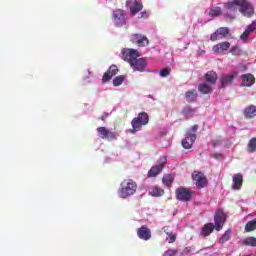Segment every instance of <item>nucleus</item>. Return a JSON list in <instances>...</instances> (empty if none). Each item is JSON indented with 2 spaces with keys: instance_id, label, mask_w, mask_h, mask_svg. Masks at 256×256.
Returning a JSON list of instances; mask_svg holds the SVG:
<instances>
[{
  "instance_id": "nucleus-4",
  "label": "nucleus",
  "mask_w": 256,
  "mask_h": 256,
  "mask_svg": "<svg viewBox=\"0 0 256 256\" xmlns=\"http://www.w3.org/2000/svg\"><path fill=\"white\" fill-rule=\"evenodd\" d=\"M240 13L244 17H253L255 15V8L247 0H237Z\"/></svg>"
},
{
  "instance_id": "nucleus-27",
  "label": "nucleus",
  "mask_w": 256,
  "mask_h": 256,
  "mask_svg": "<svg viewBox=\"0 0 256 256\" xmlns=\"http://www.w3.org/2000/svg\"><path fill=\"white\" fill-rule=\"evenodd\" d=\"M149 194L152 197H162V195H165V190H163L157 186H154V187L150 188Z\"/></svg>"
},
{
  "instance_id": "nucleus-15",
  "label": "nucleus",
  "mask_w": 256,
  "mask_h": 256,
  "mask_svg": "<svg viewBox=\"0 0 256 256\" xmlns=\"http://www.w3.org/2000/svg\"><path fill=\"white\" fill-rule=\"evenodd\" d=\"M126 7L130 9V13L132 16H135L140 11H143V3L137 0H128L126 2Z\"/></svg>"
},
{
  "instance_id": "nucleus-21",
  "label": "nucleus",
  "mask_w": 256,
  "mask_h": 256,
  "mask_svg": "<svg viewBox=\"0 0 256 256\" xmlns=\"http://www.w3.org/2000/svg\"><path fill=\"white\" fill-rule=\"evenodd\" d=\"M242 87H253L255 85V76L251 73L241 76Z\"/></svg>"
},
{
  "instance_id": "nucleus-42",
  "label": "nucleus",
  "mask_w": 256,
  "mask_h": 256,
  "mask_svg": "<svg viewBox=\"0 0 256 256\" xmlns=\"http://www.w3.org/2000/svg\"><path fill=\"white\" fill-rule=\"evenodd\" d=\"M255 29H256V25H255V23H253V24H250V25L247 26L246 31L249 34H251V33H253V31H255Z\"/></svg>"
},
{
  "instance_id": "nucleus-36",
  "label": "nucleus",
  "mask_w": 256,
  "mask_h": 256,
  "mask_svg": "<svg viewBox=\"0 0 256 256\" xmlns=\"http://www.w3.org/2000/svg\"><path fill=\"white\" fill-rule=\"evenodd\" d=\"M123 81H125V76L120 75L113 79L114 87H119V85H123Z\"/></svg>"
},
{
  "instance_id": "nucleus-34",
  "label": "nucleus",
  "mask_w": 256,
  "mask_h": 256,
  "mask_svg": "<svg viewBox=\"0 0 256 256\" xmlns=\"http://www.w3.org/2000/svg\"><path fill=\"white\" fill-rule=\"evenodd\" d=\"M230 53L236 57H239L243 55V50H241V48L238 45H236L231 47Z\"/></svg>"
},
{
  "instance_id": "nucleus-5",
  "label": "nucleus",
  "mask_w": 256,
  "mask_h": 256,
  "mask_svg": "<svg viewBox=\"0 0 256 256\" xmlns=\"http://www.w3.org/2000/svg\"><path fill=\"white\" fill-rule=\"evenodd\" d=\"M166 165L167 156H161L158 160V165L152 166L151 169L148 171V177H157V175H159V173L163 171Z\"/></svg>"
},
{
  "instance_id": "nucleus-29",
  "label": "nucleus",
  "mask_w": 256,
  "mask_h": 256,
  "mask_svg": "<svg viewBox=\"0 0 256 256\" xmlns=\"http://www.w3.org/2000/svg\"><path fill=\"white\" fill-rule=\"evenodd\" d=\"M248 153H255L256 151V137L250 139L247 146Z\"/></svg>"
},
{
  "instance_id": "nucleus-47",
  "label": "nucleus",
  "mask_w": 256,
  "mask_h": 256,
  "mask_svg": "<svg viewBox=\"0 0 256 256\" xmlns=\"http://www.w3.org/2000/svg\"><path fill=\"white\" fill-rule=\"evenodd\" d=\"M248 256H253V255H248ZM254 256H256V251H255V254H254Z\"/></svg>"
},
{
  "instance_id": "nucleus-3",
  "label": "nucleus",
  "mask_w": 256,
  "mask_h": 256,
  "mask_svg": "<svg viewBox=\"0 0 256 256\" xmlns=\"http://www.w3.org/2000/svg\"><path fill=\"white\" fill-rule=\"evenodd\" d=\"M112 21L115 27L121 28L127 25V13L123 9H116L112 13Z\"/></svg>"
},
{
  "instance_id": "nucleus-11",
  "label": "nucleus",
  "mask_w": 256,
  "mask_h": 256,
  "mask_svg": "<svg viewBox=\"0 0 256 256\" xmlns=\"http://www.w3.org/2000/svg\"><path fill=\"white\" fill-rule=\"evenodd\" d=\"M130 41L138 47H147L149 45V38L143 34H132Z\"/></svg>"
},
{
  "instance_id": "nucleus-31",
  "label": "nucleus",
  "mask_w": 256,
  "mask_h": 256,
  "mask_svg": "<svg viewBox=\"0 0 256 256\" xmlns=\"http://www.w3.org/2000/svg\"><path fill=\"white\" fill-rule=\"evenodd\" d=\"M255 229H256V219H253V220L249 221L245 225L246 233H251V231H255Z\"/></svg>"
},
{
  "instance_id": "nucleus-46",
  "label": "nucleus",
  "mask_w": 256,
  "mask_h": 256,
  "mask_svg": "<svg viewBox=\"0 0 256 256\" xmlns=\"http://www.w3.org/2000/svg\"><path fill=\"white\" fill-rule=\"evenodd\" d=\"M107 117H109V113L104 112L103 115L100 117L101 121H105V119H107Z\"/></svg>"
},
{
  "instance_id": "nucleus-8",
  "label": "nucleus",
  "mask_w": 256,
  "mask_h": 256,
  "mask_svg": "<svg viewBox=\"0 0 256 256\" xmlns=\"http://www.w3.org/2000/svg\"><path fill=\"white\" fill-rule=\"evenodd\" d=\"M139 57H141L139 50L127 48L122 51V59L127 61L129 65H131V61H135L136 59H139Z\"/></svg>"
},
{
  "instance_id": "nucleus-9",
  "label": "nucleus",
  "mask_w": 256,
  "mask_h": 256,
  "mask_svg": "<svg viewBox=\"0 0 256 256\" xmlns=\"http://www.w3.org/2000/svg\"><path fill=\"white\" fill-rule=\"evenodd\" d=\"M226 220L227 216L225 215V212H223V210L216 211L214 215L215 231H221V229H223V225H225Z\"/></svg>"
},
{
  "instance_id": "nucleus-12",
  "label": "nucleus",
  "mask_w": 256,
  "mask_h": 256,
  "mask_svg": "<svg viewBox=\"0 0 256 256\" xmlns=\"http://www.w3.org/2000/svg\"><path fill=\"white\" fill-rule=\"evenodd\" d=\"M97 133L99 134L100 139H107L108 141L117 140V134L107 129V127H98Z\"/></svg>"
},
{
  "instance_id": "nucleus-14",
  "label": "nucleus",
  "mask_w": 256,
  "mask_h": 256,
  "mask_svg": "<svg viewBox=\"0 0 256 256\" xmlns=\"http://www.w3.org/2000/svg\"><path fill=\"white\" fill-rule=\"evenodd\" d=\"M229 35V28L227 27H220L214 33L210 35V41H219V39H226Z\"/></svg>"
},
{
  "instance_id": "nucleus-2",
  "label": "nucleus",
  "mask_w": 256,
  "mask_h": 256,
  "mask_svg": "<svg viewBox=\"0 0 256 256\" xmlns=\"http://www.w3.org/2000/svg\"><path fill=\"white\" fill-rule=\"evenodd\" d=\"M149 124V114L146 112H140L137 117L131 121L132 133H137L141 131V128Z\"/></svg>"
},
{
  "instance_id": "nucleus-10",
  "label": "nucleus",
  "mask_w": 256,
  "mask_h": 256,
  "mask_svg": "<svg viewBox=\"0 0 256 256\" xmlns=\"http://www.w3.org/2000/svg\"><path fill=\"white\" fill-rule=\"evenodd\" d=\"M192 179L193 181H196L197 189H203L204 187H207V176H205L203 172L194 171L192 173Z\"/></svg>"
},
{
  "instance_id": "nucleus-20",
  "label": "nucleus",
  "mask_w": 256,
  "mask_h": 256,
  "mask_svg": "<svg viewBox=\"0 0 256 256\" xmlns=\"http://www.w3.org/2000/svg\"><path fill=\"white\" fill-rule=\"evenodd\" d=\"M232 189L234 191H239V189H241V187H243V174L241 173H237L234 174L232 177Z\"/></svg>"
},
{
  "instance_id": "nucleus-18",
  "label": "nucleus",
  "mask_w": 256,
  "mask_h": 256,
  "mask_svg": "<svg viewBox=\"0 0 256 256\" xmlns=\"http://www.w3.org/2000/svg\"><path fill=\"white\" fill-rule=\"evenodd\" d=\"M137 236L142 241H149L151 239V229H149L146 225L141 226L137 230Z\"/></svg>"
},
{
  "instance_id": "nucleus-37",
  "label": "nucleus",
  "mask_w": 256,
  "mask_h": 256,
  "mask_svg": "<svg viewBox=\"0 0 256 256\" xmlns=\"http://www.w3.org/2000/svg\"><path fill=\"white\" fill-rule=\"evenodd\" d=\"M182 113L185 115V117H193V115H195V109L187 106L183 109Z\"/></svg>"
},
{
  "instance_id": "nucleus-22",
  "label": "nucleus",
  "mask_w": 256,
  "mask_h": 256,
  "mask_svg": "<svg viewBox=\"0 0 256 256\" xmlns=\"http://www.w3.org/2000/svg\"><path fill=\"white\" fill-rule=\"evenodd\" d=\"M213 231H215V224L206 223L201 228L200 235H201V237H204V238L209 237V235H211V233H213Z\"/></svg>"
},
{
  "instance_id": "nucleus-38",
  "label": "nucleus",
  "mask_w": 256,
  "mask_h": 256,
  "mask_svg": "<svg viewBox=\"0 0 256 256\" xmlns=\"http://www.w3.org/2000/svg\"><path fill=\"white\" fill-rule=\"evenodd\" d=\"M179 253L177 249H169L164 252L163 256H175Z\"/></svg>"
},
{
  "instance_id": "nucleus-30",
  "label": "nucleus",
  "mask_w": 256,
  "mask_h": 256,
  "mask_svg": "<svg viewBox=\"0 0 256 256\" xmlns=\"http://www.w3.org/2000/svg\"><path fill=\"white\" fill-rule=\"evenodd\" d=\"M173 181H175V179L169 174L164 175V177L162 178V183L166 185V187H171V185H173Z\"/></svg>"
},
{
  "instance_id": "nucleus-7",
  "label": "nucleus",
  "mask_w": 256,
  "mask_h": 256,
  "mask_svg": "<svg viewBox=\"0 0 256 256\" xmlns=\"http://www.w3.org/2000/svg\"><path fill=\"white\" fill-rule=\"evenodd\" d=\"M238 76L239 73L237 71L231 72L230 74H223L222 76H220V89H226V87H229V85H233V82Z\"/></svg>"
},
{
  "instance_id": "nucleus-39",
  "label": "nucleus",
  "mask_w": 256,
  "mask_h": 256,
  "mask_svg": "<svg viewBox=\"0 0 256 256\" xmlns=\"http://www.w3.org/2000/svg\"><path fill=\"white\" fill-rule=\"evenodd\" d=\"M170 73H171V69L169 68H163L162 70H160L161 77H169Z\"/></svg>"
},
{
  "instance_id": "nucleus-33",
  "label": "nucleus",
  "mask_w": 256,
  "mask_h": 256,
  "mask_svg": "<svg viewBox=\"0 0 256 256\" xmlns=\"http://www.w3.org/2000/svg\"><path fill=\"white\" fill-rule=\"evenodd\" d=\"M222 11H221V7H214L211 8L208 15L210 17H219L221 15Z\"/></svg>"
},
{
  "instance_id": "nucleus-28",
  "label": "nucleus",
  "mask_w": 256,
  "mask_h": 256,
  "mask_svg": "<svg viewBox=\"0 0 256 256\" xmlns=\"http://www.w3.org/2000/svg\"><path fill=\"white\" fill-rule=\"evenodd\" d=\"M231 240V230H227L224 232V234L219 238V243L221 245L227 243V241Z\"/></svg>"
},
{
  "instance_id": "nucleus-40",
  "label": "nucleus",
  "mask_w": 256,
  "mask_h": 256,
  "mask_svg": "<svg viewBox=\"0 0 256 256\" xmlns=\"http://www.w3.org/2000/svg\"><path fill=\"white\" fill-rule=\"evenodd\" d=\"M249 35L251 34H249L247 30H245L240 36L241 41H244V43L247 42V39H249Z\"/></svg>"
},
{
  "instance_id": "nucleus-19",
  "label": "nucleus",
  "mask_w": 256,
  "mask_h": 256,
  "mask_svg": "<svg viewBox=\"0 0 256 256\" xmlns=\"http://www.w3.org/2000/svg\"><path fill=\"white\" fill-rule=\"evenodd\" d=\"M231 47V43L224 41L220 42L212 47V51L216 53L217 55L221 53H225V51H229V48Z\"/></svg>"
},
{
  "instance_id": "nucleus-25",
  "label": "nucleus",
  "mask_w": 256,
  "mask_h": 256,
  "mask_svg": "<svg viewBox=\"0 0 256 256\" xmlns=\"http://www.w3.org/2000/svg\"><path fill=\"white\" fill-rule=\"evenodd\" d=\"M198 91L199 93H202V95H209L210 93H213V87L207 83H201L198 85Z\"/></svg>"
},
{
  "instance_id": "nucleus-26",
  "label": "nucleus",
  "mask_w": 256,
  "mask_h": 256,
  "mask_svg": "<svg viewBox=\"0 0 256 256\" xmlns=\"http://www.w3.org/2000/svg\"><path fill=\"white\" fill-rule=\"evenodd\" d=\"M185 97H186V101L188 103H195V101H197V97H198L197 90H195V89L188 90L185 94Z\"/></svg>"
},
{
  "instance_id": "nucleus-23",
  "label": "nucleus",
  "mask_w": 256,
  "mask_h": 256,
  "mask_svg": "<svg viewBox=\"0 0 256 256\" xmlns=\"http://www.w3.org/2000/svg\"><path fill=\"white\" fill-rule=\"evenodd\" d=\"M217 79H219V77L217 76V72L215 71H208L204 75V80L206 81V83H210V85H215V83H217Z\"/></svg>"
},
{
  "instance_id": "nucleus-6",
  "label": "nucleus",
  "mask_w": 256,
  "mask_h": 256,
  "mask_svg": "<svg viewBox=\"0 0 256 256\" xmlns=\"http://www.w3.org/2000/svg\"><path fill=\"white\" fill-rule=\"evenodd\" d=\"M176 199L178 201H184L185 203L193 199V191L189 188L179 187L175 191Z\"/></svg>"
},
{
  "instance_id": "nucleus-16",
  "label": "nucleus",
  "mask_w": 256,
  "mask_h": 256,
  "mask_svg": "<svg viewBox=\"0 0 256 256\" xmlns=\"http://www.w3.org/2000/svg\"><path fill=\"white\" fill-rule=\"evenodd\" d=\"M118 73L119 68H117V65H111L102 77L103 85H105V83H109V81L113 79V77H115V75H117Z\"/></svg>"
},
{
  "instance_id": "nucleus-44",
  "label": "nucleus",
  "mask_w": 256,
  "mask_h": 256,
  "mask_svg": "<svg viewBox=\"0 0 256 256\" xmlns=\"http://www.w3.org/2000/svg\"><path fill=\"white\" fill-rule=\"evenodd\" d=\"M198 129H199V125H197V124L193 125L191 128L192 134L195 135V133H197Z\"/></svg>"
},
{
  "instance_id": "nucleus-17",
  "label": "nucleus",
  "mask_w": 256,
  "mask_h": 256,
  "mask_svg": "<svg viewBox=\"0 0 256 256\" xmlns=\"http://www.w3.org/2000/svg\"><path fill=\"white\" fill-rule=\"evenodd\" d=\"M197 139V135L193 134V132L188 131L186 133L185 139L182 140V147L184 149H191L193 147V143H195V140Z\"/></svg>"
},
{
  "instance_id": "nucleus-13",
  "label": "nucleus",
  "mask_w": 256,
  "mask_h": 256,
  "mask_svg": "<svg viewBox=\"0 0 256 256\" xmlns=\"http://www.w3.org/2000/svg\"><path fill=\"white\" fill-rule=\"evenodd\" d=\"M130 67L133 71L145 72V69H147V58H136V60H132Z\"/></svg>"
},
{
  "instance_id": "nucleus-43",
  "label": "nucleus",
  "mask_w": 256,
  "mask_h": 256,
  "mask_svg": "<svg viewBox=\"0 0 256 256\" xmlns=\"http://www.w3.org/2000/svg\"><path fill=\"white\" fill-rule=\"evenodd\" d=\"M149 17V13L147 11H143L140 13L139 19H147Z\"/></svg>"
},
{
  "instance_id": "nucleus-1",
  "label": "nucleus",
  "mask_w": 256,
  "mask_h": 256,
  "mask_svg": "<svg viewBox=\"0 0 256 256\" xmlns=\"http://www.w3.org/2000/svg\"><path fill=\"white\" fill-rule=\"evenodd\" d=\"M118 193L121 199H127V197H131V195H135V193H137V182L133 179L123 180Z\"/></svg>"
},
{
  "instance_id": "nucleus-35",
  "label": "nucleus",
  "mask_w": 256,
  "mask_h": 256,
  "mask_svg": "<svg viewBox=\"0 0 256 256\" xmlns=\"http://www.w3.org/2000/svg\"><path fill=\"white\" fill-rule=\"evenodd\" d=\"M244 245L248 247H256V238L255 237H248L243 241Z\"/></svg>"
},
{
  "instance_id": "nucleus-41",
  "label": "nucleus",
  "mask_w": 256,
  "mask_h": 256,
  "mask_svg": "<svg viewBox=\"0 0 256 256\" xmlns=\"http://www.w3.org/2000/svg\"><path fill=\"white\" fill-rule=\"evenodd\" d=\"M167 235L170 238L169 243H175L177 235L173 234V232H168Z\"/></svg>"
},
{
  "instance_id": "nucleus-32",
  "label": "nucleus",
  "mask_w": 256,
  "mask_h": 256,
  "mask_svg": "<svg viewBox=\"0 0 256 256\" xmlns=\"http://www.w3.org/2000/svg\"><path fill=\"white\" fill-rule=\"evenodd\" d=\"M225 9H228V11H237V7H239V4L237 3V0H234L233 2H228L224 5Z\"/></svg>"
},
{
  "instance_id": "nucleus-24",
  "label": "nucleus",
  "mask_w": 256,
  "mask_h": 256,
  "mask_svg": "<svg viewBox=\"0 0 256 256\" xmlns=\"http://www.w3.org/2000/svg\"><path fill=\"white\" fill-rule=\"evenodd\" d=\"M244 117L246 119H253V117H256V106L250 105L244 109Z\"/></svg>"
},
{
  "instance_id": "nucleus-45",
  "label": "nucleus",
  "mask_w": 256,
  "mask_h": 256,
  "mask_svg": "<svg viewBox=\"0 0 256 256\" xmlns=\"http://www.w3.org/2000/svg\"><path fill=\"white\" fill-rule=\"evenodd\" d=\"M182 253L183 255H189L191 253V247H186Z\"/></svg>"
}]
</instances>
